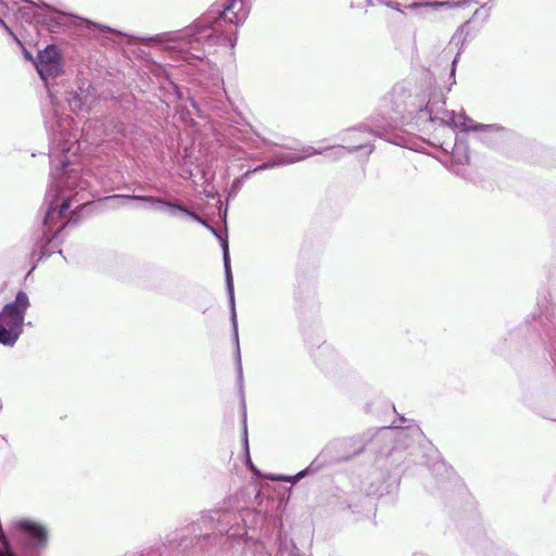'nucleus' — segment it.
<instances>
[{"label": "nucleus", "mask_w": 556, "mask_h": 556, "mask_svg": "<svg viewBox=\"0 0 556 556\" xmlns=\"http://www.w3.org/2000/svg\"><path fill=\"white\" fill-rule=\"evenodd\" d=\"M73 118L70 116L51 123L48 127L53 132L54 146L51 150L53 165V184L49 188V194L52 195L50 207L47 212L45 224L52 226L56 224V219L63 216L71 206L73 198L65 194V190H72L81 184L79 172L73 167L72 157L79 150L80 143L70 129H72Z\"/></svg>", "instance_id": "f257e3e1"}, {"label": "nucleus", "mask_w": 556, "mask_h": 556, "mask_svg": "<svg viewBox=\"0 0 556 556\" xmlns=\"http://www.w3.org/2000/svg\"><path fill=\"white\" fill-rule=\"evenodd\" d=\"M157 40L165 45L166 49L177 50L186 54V59L190 58L201 59V47L211 46V42H220L226 40L219 35V25L216 23L214 26L205 24L197 26L194 30H186L181 33L167 34L157 37ZM232 47L233 42L230 38L227 39Z\"/></svg>", "instance_id": "f03ea898"}, {"label": "nucleus", "mask_w": 556, "mask_h": 556, "mask_svg": "<svg viewBox=\"0 0 556 556\" xmlns=\"http://www.w3.org/2000/svg\"><path fill=\"white\" fill-rule=\"evenodd\" d=\"M29 300L25 292L20 291L14 302L7 304L0 313V343L13 346L24 328V318Z\"/></svg>", "instance_id": "7ed1b4c3"}, {"label": "nucleus", "mask_w": 556, "mask_h": 556, "mask_svg": "<svg viewBox=\"0 0 556 556\" xmlns=\"http://www.w3.org/2000/svg\"><path fill=\"white\" fill-rule=\"evenodd\" d=\"M136 200L143 203L151 204L157 210H164L166 208L170 215H176L177 212H182L186 215L191 216L194 220L201 223L204 225L207 229H210L216 237L219 238L216 230L211 227L205 220H203L200 216L189 212L187 208L177 205L172 204L169 202L162 201L160 199L153 198V197H143V195H112L104 199V201L109 204L110 207H119L126 205L129 201Z\"/></svg>", "instance_id": "20e7f679"}, {"label": "nucleus", "mask_w": 556, "mask_h": 556, "mask_svg": "<svg viewBox=\"0 0 556 556\" xmlns=\"http://www.w3.org/2000/svg\"><path fill=\"white\" fill-rule=\"evenodd\" d=\"M223 253H224V266H225V273H226V282H227V289L229 294V303L231 308V321H232V328L235 332V342L237 346V371H238V380L241 383L243 374H242V365H241V354L239 349V334H238V327H237V316H236V308H235V291H233V283H232V276L230 270V260H229V252H228V244L226 241H223Z\"/></svg>", "instance_id": "39448f33"}, {"label": "nucleus", "mask_w": 556, "mask_h": 556, "mask_svg": "<svg viewBox=\"0 0 556 556\" xmlns=\"http://www.w3.org/2000/svg\"><path fill=\"white\" fill-rule=\"evenodd\" d=\"M35 66L41 79L46 83H48L50 78L59 76L62 73L59 50L54 46H48L38 53Z\"/></svg>", "instance_id": "423d86ee"}, {"label": "nucleus", "mask_w": 556, "mask_h": 556, "mask_svg": "<svg viewBox=\"0 0 556 556\" xmlns=\"http://www.w3.org/2000/svg\"><path fill=\"white\" fill-rule=\"evenodd\" d=\"M431 121L440 119L441 123L450 126L454 129H459L460 131H469V130H480L488 128L489 126L482 125V124H475V122L465 116L464 114H457L454 111H444L442 113V116H432V110L427 106Z\"/></svg>", "instance_id": "0eeeda50"}, {"label": "nucleus", "mask_w": 556, "mask_h": 556, "mask_svg": "<svg viewBox=\"0 0 556 556\" xmlns=\"http://www.w3.org/2000/svg\"><path fill=\"white\" fill-rule=\"evenodd\" d=\"M323 153H324V151H321V150H317L313 147H306V148L302 149L301 153L290 152V153H285V154L278 155L273 163H265L264 165L256 167L254 169V172H257V170H261L264 168L274 167V166L292 164V163L299 162L301 160H304L306 157H309L312 155L323 154Z\"/></svg>", "instance_id": "6e6552de"}, {"label": "nucleus", "mask_w": 556, "mask_h": 556, "mask_svg": "<svg viewBox=\"0 0 556 556\" xmlns=\"http://www.w3.org/2000/svg\"><path fill=\"white\" fill-rule=\"evenodd\" d=\"M16 526L33 545L41 546L46 544L48 533L41 525L31 520H20Z\"/></svg>", "instance_id": "1a4fd4ad"}, {"label": "nucleus", "mask_w": 556, "mask_h": 556, "mask_svg": "<svg viewBox=\"0 0 556 556\" xmlns=\"http://www.w3.org/2000/svg\"><path fill=\"white\" fill-rule=\"evenodd\" d=\"M249 9L243 0H230L229 4L220 12V17L233 24H240L245 21Z\"/></svg>", "instance_id": "9d476101"}, {"label": "nucleus", "mask_w": 556, "mask_h": 556, "mask_svg": "<svg viewBox=\"0 0 556 556\" xmlns=\"http://www.w3.org/2000/svg\"><path fill=\"white\" fill-rule=\"evenodd\" d=\"M444 7L451 8L453 4L448 1L413 2L412 4L407 5L406 9L416 10L420 8H431L433 10H438Z\"/></svg>", "instance_id": "9b49d317"}, {"label": "nucleus", "mask_w": 556, "mask_h": 556, "mask_svg": "<svg viewBox=\"0 0 556 556\" xmlns=\"http://www.w3.org/2000/svg\"><path fill=\"white\" fill-rule=\"evenodd\" d=\"M305 473H306V471H305V470H303V471H300L298 475L292 476V477H291V476H290V477H289V476H286V477H285V476H280V477H271L270 479H271V480H275V481H289V482H295V481H298L300 478L304 477V476H305Z\"/></svg>", "instance_id": "f8f14e48"}, {"label": "nucleus", "mask_w": 556, "mask_h": 556, "mask_svg": "<svg viewBox=\"0 0 556 556\" xmlns=\"http://www.w3.org/2000/svg\"><path fill=\"white\" fill-rule=\"evenodd\" d=\"M459 154H460V148L459 147L454 148V150H453L454 159H458L459 161H464L465 163H467L469 161V156L466 151H464V154L462 156Z\"/></svg>", "instance_id": "ddd939ff"}, {"label": "nucleus", "mask_w": 556, "mask_h": 556, "mask_svg": "<svg viewBox=\"0 0 556 556\" xmlns=\"http://www.w3.org/2000/svg\"><path fill=\"white\" fill-rule=\"evenodd\" d=\"M388 7H390L391 9L395 10V11H399L401 13H404V11L401 9V4L399 2H388L386 3Z\"/></svg>", "instance_id": "4468645a"}, {"label": "nucleus", "mask_w": 556, "mask_h": 556, "mask_svg": "<svg viewBox=\"0 0 556 556\" xmlns=\"http://www.w3.org/2000/svg\"><path fill=\"white\" fill-rule=\"evenodd\" d=\"M345 151H346V148H345V147H343V146H338V147L336 148V153H343V152H345Z\"/></svg>", "instance_id": "2eb2a0df"}, {"label": "nucleus", "mask_w": 556, "mask_h": 556, "mask_svg": "<svg viewBox=\"0 0 556 556\" xmlns=\"http://www.w3.org/2000/svg\"><path fill=\"white\" fill-rule=\"evenodd\" d=\"M0 25H2L3 27H5V29H7L9 33H11V31H10V29H9V27L5 25V23L3 22V20H2L1 17H0Z\"/></svg>", "instance_id": "dca6fc26"}, {"label": "nucleus", "mask_w": 556, "mask_h": 556, "mask_svg": "<svg viewBox=\"0 0 556 556\" xmlns=\"http://www.w3.org/2000/svg\"><path fill=\"white\" fill-rule=\"evenodd\" d=\"M24 54H25L26 59L33 60V56H31V54L29 52L25 51Z\"/></svg>", "instance_id": "f3484780"}, {"label": "nucleus", "mask_w": 556, "mask_h": 556, "mask_svg": "<svg viewBox=\"0 0 556 556\" xmlns=\"http://www.w3.org/2000/svg\"><path fill=\"white\" fill-rule=\"evenodd\" d=\"M247 433H248V430H247V426L244 425V441H245V444H248Z\"/></svg>", "instance_id": "a211bd4d"}, {"label": "nucleus", "mask_w": 556, "mask_h": 556, "mask_svg": "<svg viewBox=\"0 0 556 556\" xmlns=\"http://www.w3.org/2000/svg\"><path fill=\"white\" fill-rule=\"evenodd\" d=\"M363 146H364V144H363V143H361V144H358V146H356V147H353V149H354V150H356V149L362 148Z\"/></svg>", "instance_id": "6ab92c4d"}, {"label": "nucleus", "mask_w": 556, "mask_h": 556, "mask_svg": "<svg viewBox=\"0 0 556 556\" xmlns=\"http://www.w3.org/2000/svg\"><path fill=\"white\" fill-rule=\"evenodd\" d=\"M355 134H357V135H367V134H366V132H364V131H355Z\"/></svg>", "instance_id": "aec40b11"}]
</instances>
